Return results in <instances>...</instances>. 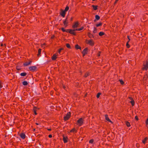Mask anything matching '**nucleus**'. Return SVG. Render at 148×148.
Returning <instances> with one entry per match:
<instances>
[{
    "label": "nucleus",
    "mask_w": 148,
    "mask_h": 148,
    "mask_svg": "<svg viewBox=\"0 0 148 148\" xmlns=\"http://www.w3.org/2000/svg\"><path fill=\"white\" fill-rule=\"evenodd\" d=\"M86 43L91 46H93L94 44V42L92 40H86Z\"/></svg>",
    "instance_id": "f257e3e1"
},
{
    "label": "nucleus",
    "mask_w": 148,
    "mask_h": 148,
    "mask_svg": "<svg viewBox=\"0 0 148 148\" xmlns=\"http://www.w3.org/2000/svg\"><path fill=\"white\" fill-rule=\"evenodd\" d=\"M77 124L79 126L81 125L83 123V119L80 118L78 119L77 121Z\"/></svg>",
    "instance_id": "f03ea898"
},
{
    "label": "nucleus",
    "mask_w": 148,
    "mask_h": 148,
    "mask_svg": "<svg viewBox=\"0 0 148 148\" xmlns=\"http://www.w3.org/2000/svg\"><path fill=\"white\" fill-rule=\"evenodd\" d=\"M71 114L70 112H68L67 114L66 115L64 116V119L65 121H66L68 120Z\"/></svg>",
    "instance_id": "7ed1b4c3"
},
{
    "label": "nucleus",
    "mask_w": 148,
    "mask_h": 148,
    "mask_svg": "<svg viewBox=\"0 0 148 148\" xmlns=\"http://www.w3.org/2000/svg\"><path fill=\"white\" fill-rule=\"evenodd\" d=\"M37 67L35 66H32L29 67V69L31 71H34L36 70Z\"/></svg>",
    "instance_id": "20e7f679"
},
{
    "label": "nucleus",
    "mask_w": 148,
    "mask_h": 148,
    "mask_svg": "<svg viewBox=\"0 0 148 148\" xmlns=\"http://www.w3.org/2000/svg\"><path fill=\"white\" fill-rule=\"evenodd\" d=\"M68 17H67L66 19L63 21V24L64 26L65 27H66L67 26V24L68 23V20L67 19Z\"/></svg>",
    "instance_id": "39448f33"
},
{
    "label": "nucleus",
    "mask_w": 148,
    "mask_h": 148,
    "mask_svg": "<svg viewBox=\"0 0 148 148\" xmlns=\"http://www.w3.org/2000/svg\"><path fill=\"white\" fill-rule=\"evenodd\" d=\"M67 31H68V32H69V33H70L71 34H73L74 35L75 34V31H76L75 29H73V30L71 29H67Z\"/></svg>",
    "instance_id": "423d86ee"
},
{
    "label": "nucleus",
    "mask_w": 148,
    "mask_h": 148,
    "mask_svg": "<svg viewBox=\"0 0 148 148\" xmlns=\"http://www.w3.org/2000/svg\"><path fill=\"white\" fill-rule=\"evenodd\" d=\"M79 24V23L77 22L74 23V24L73 25L72 27L73 28H77L78 27Z\"/></svg>",
    "instance_id": "0eeeda50"
},
{
    "label": "nucleus",
    "mask_w": 148,
    "mask_h": 148,
    "mask_svg": "<svg viewBox=\"0 0 148 148\" xmlns=\"http://www.w3.org/2000/svg\"><path fill=\"white\" fill-rule=\"evenodd\" d=\"M88 52V48H86L83 51L82 53L83 55V56H84Z\"/></svg>",
    "instance_id": "6e6552de"
},
{
    "label": "nucleus",
    "mask_w": 148,
    "mask_h": 148,
    "mask_svg": "<svg viewBox=\"0 0 148 148\" xmlns=\"http://www.w3.org/2000/svg\"><path fill=\"white\" fill-rule=\"evenodd\" d=\"M148 68V61L146 62V64L144 65V67L143 68V70H147Z\"/></svg>",
    "instance_id": "1a4fd4ad"
},
{
    "label": "nucleus",
    "mask_w": 148,
    "mask_h": 148,
    "mask_svg": "<svg viewBox=\"0 0 148 148\" xmlns=\"http://www.w3.org/2000/svg\"><path fill=\"white\" fill-rule=\"evenodd\" d=\"M32 62L31 61H29V62H26L24 63L23 65L24 66H27L29 65Z\"/></svg>",
    "instance_id": "9d476101"
},
{
    "label": "nucleus",
    "mask_w": 148,
    "mask_h": 148,
    "mask_svg": "<svg viewBox=\"0 0 148 148\" xmlns=\"http://www.w3.org/2000/svg\"><path fill=\"white\" fill-rule=\"evenodd\" d=\"M57 58V55L56 54H54L53 55L52 57V59L53 60H55Z\"/></svg>",
    "instance_id": "9b49d317"
},
{
    "label": "nucleus",
    "mask_w": 148,
    "mask_h": 148,
    "mask_svg": "<svg viewBox=\"0 0 148 148\" xmlns=\"http://www.w3.org/2000/svg\"><path fill=\"white\" fill-rule=\"evenodd\" d=\"M65 12L64 10H62L60 13V14L63 17H64L65 16Z\"/></svg>",
    "instance_id": "f8f14e48"
},
{
    "label": "nucleus",
    "mask_w": 148,
    "mask_h": 148,
    "mask_svg": "<svg viewBox=\"0 0 148 148\" xmlns=\"http://www.w3.org/2000/svg\"><path fill=\"white\" fill-rule=\"evenodd\" d=\"M63 140L64 143H66L67 142V138L64 136H63Z\"/></svg>",
    "instance_id": "ddd939ff"
},
{
    "label": "nucleus",
    "mask_w": 148,
    "mask_h": 148,
    "mask_svg": "<svg viewBox=\"0 0 148 148\" xmlns=\"http://www.w3.org/2000/svg\"><path fill=\"white\" fill-rule=\"evenodd\" d=\"M21 137L23 139H24L25 138V134L23 133H21L20 134Z\"/></svg>",
    "instance_id": "4468645a"
},
{
    "label": "nucleus",
    "mask_w": 148,
    "mask_h": 148,
    "mask_svg": "<svg viewBox=\"0 0 148 148\" xmlns=\"http://www.w3.org/2000/svg\"><path fill=\"white\" fill-rule=\"evenodd\" d=\"M148 140V138L147 137H145V138L142 140L143 143L145 144L147 142V141Z\"/></svg>",
    "instance_id": "2eb2a0df"
},
{
    "label": "nucleus",
    "mask_w": 148,
    "mask_h": 148,
    "mask_svg": "<svg viewBox=\"0 0 148 148\" xmlns=\"http://www.w3.org/2000/svg\"><path fill=\"white\" fill-rule=\"evenodd\" d=\"M105 117L107 121H108L109 122H111V123L112 122V121L109 119L108 117V115H105Z\"/></svg>",
    "instance_id": "dca6fc26"
},
{
    "label": "nucleus",
    "mask_w": 148,
    "mask_h": 148,
    "mask_svg": "<svg viewBox=\"0 0 148 148\" xmlns=\"http://www.w3.org/2000/svg\"><path fill=\"white\" fill-rule=\"evenodd\" d=\"M129 99L131 100L130 102L131 103L132 105V106H134V101L133 100L132 98L131 97H130Z\"/></svg>",
    "instance_id": "f3484780"
},
{
    "label": "nucleus",
    "mask_w": 148,
    "mask_h": 148,
    "mask_svg": "<svg viewBox=\"0 0 148 148\" xmlns=\"http://www.w3.org/2000/svg\"><path fill=\"white\" fill-rule=\"evenodd\" d=\"M125 124L128 127H130V123H129L128 121H126L125 123Z\"/></svg>",
    "instance_id": "a211bd4d"
},
{
    "label": "nucleus",
    "mask_w": 148,
    "mask_h": 148,
    "mask_svg": "<svg viewBox=\"0 0 148 148\" xmlns=\"http://www.w3.org/2000/svg\"><path fill=\"white\" fill-rule=\"evenodd\" d=\"M92 6L94 10H96L97 9V5H92Z\"/></svg>",
    "instance_id": "6ab92c4d"
},
{
    "label": "nucleus",
    "mask_w": 148,
    "mask_h": 148,
    "mask_svg": "<svg viewBox=\"0 0 148 148\" xmlns=\"http://www.w3.org/2000/svg\"><path fill=\"white\" fill-rule=\"evenodd\" d=\"M83 29H84L83 27H81L80 28L75 29V30L76 31H81V30H82Z\"/></svg>",
    "instance_id": "aec40b11"
},
{
    "label": "nucleus",
    "mask_w": 148,
    "mask_h": 148,
    "mask_svg": "<svg viewBox=\"0 0 148 148\" xmlns=\"http://www.w3.org/2000/svg\"><path fill=\"white\" fill-rule=\"evenodd\" d=\"M27 82L24 81L23 82V84L24 86H26L27 84Z\"/></svg>",
    "instance_id": "412c9836"
},
{
    "label": "nucleus",
    "mask_w": 148,
    "mask_h": 148,
    "mask_svg": "<svg viewBox=\"0 0 148 148\" xmlns=\"http://www.w3.org/2000/svg\"><path fill=\"white\" fill-rule=\"evenodd\" d=\"M97 29L96 28L94 27V30H93V33H96L97 32Z\"/></svg>",
    "instance_id": "4be33fe9"
},
{
    "label": "nucleus",
    "mask_w": 148,
    "mask_h": 148,
    "mask_svg": "<svg viewBox=\"0 0 148 148\" xmlns=\"http://www.w3.org/2000/svg\"><path fill=\"white\" fill-rule=\"evenodd\" d=\"M41 49H39L38 50V56H40V53L41 52Z\"/></svg>",
    "instance_id": "5701e85b"
},
{
    "label": "nucleus",
    "mask_w": 148,
    "mask_h": 148,
    "mask_svg": "<svg viewBox=\"0 0 148 148\" xmlns=\"http://www.w3.org/2000/svg\"><path fill=\"white\" fill-rule=\"evenodd\" d=\"M104 34V33L102 32H100L99 33V35L100 36H102Z\"/></svg>",
    "instance_id": "b1692460"
},
{
    "label": "nucleus",
    "mask_w": 148,
    "mask_h": 148,
    "mask_svg": "<svg viewBox=\"0 0 148 148\" xmlns=\"http://www.w3.org/2000/svg\"><path fill=\"white\" fill-rule=\"evenodd\" d=\"M20 75L21 76H25L26 75V73H21Z\"/></svg>",
    "instance_id": "393cba45"
},
{
    "label": "nucleus",
    "mask_w": 148,
    "mask_h": 148,
    "mask_svg": "<svg viewBox=\"0 0 148 148\" xmlns=\"http://www.w3.org/2000/svg\"><path fill=\"white\" fill-rule=\"evenodd\" d=\"M95 18L97 20H98L100 19L99 16L98 15H96L95 16Z\"/></svg>",
    "instance_id": "a878e982"
},
{
    "label": "nucleus",
    "mask_w": 148,
    "mask_h": 148,
    "mask_svg": "<svg viewBox=\"0 0 148 148\" xmlns=\"http://www.w3.org/2000/svg\"><path fill=\"white\" fill-rule=\"evenodd\" d=\"M75 48L77 49H81L80 47L78 45H76L75 46Z\"/></svg>",
    "instance_id": "bb28decb"
},
{
    "label": "nucleus",
    "mask_w": 148,
    "mask_h": 148,
    "mask_svg": "<svg viewBox=\"0 0 148 148\" xmlns=\"http://www.w3.org/2000/svg\"><path fill=\"white\" fill-rule=\"evenodd\" d=\"M102 25V23H99V24H97L96 25V26L97 27H98L99 26H100Z\"/></svg>",
    "instance_id": "cd10ccee"
},
{
    "label": "nucleus",
    "mask_w": 148,
    "mask_h": 148,
    "mask_svg": "<svg viewBox=\"0 0 148 148\" xmlns=\"http://www.w3.org/2000/svg\"><path fill=\"white\" fill-rule=\"evenodd\" d=\"M69 9V7L68 6H66V7L64 11H65V12H66Z\"/></svg>",
    "instance_id": "c85d7f7f"
},
{
    "label": "nucleus",
    "mask_w": 148,
    "mask_h": 148,
    "mask_svg": "<svg viewBox=\"0 0 148 148\" xmlns=\"http://www.w3.org/2000/svg\"><path fill=\"white\" fill-rule=\"evenodd\" d=\"M62 30L64 32H68V31H67V30H65L64 29V28H61Z\"/></svg>",
    "instance_id": "c756f323"
},
{
    "label": "nucleus",
    "mask_w": 148,
    "mask_h": 148,
    "mask_svg": "<svg viewBox=\"0 0 148 148\" xmlns=\"http://www.w3.org/2000/svg\"><path fill=\"white\" fill-rule=\"evenodd\" d=\"M70 132H76V130L74 128L71 130Z\"/></svg>",
    "instance_id": "7c9ffc66"
},
{
    "label": "nucleus",
    "mask_w": 148,
    "mask_h": 148,
    "mask_svg": "<svg viewBox=\"0 0 148 148\" xmlns=\"http://www.w3.org/2000/svg\"><path fill=\"white\" fill-rule=\"evenodd\" d=\"M121 84H124V82L122 80L120 79L119 80Z\"/></svg>",
    "instance_id": "2f4dec72"
},
{
    "label": "nucleus",
    "mask_w": 148,
    "mask_h": 148,
    "mask_svg": "<svg viewBox=\"0 0 148 148\" xmlns=\"http://www.w3.org/2000/svg\"><path fill=\"white\" fill-rule=\"evenodd\" d=\"M126 46H127V47L128 48H129L130 47V46L128 44V42H127L126 43Z\"/></svg>",
    "instance_id": "473e14b6"
},
{
    "label": "nucleus",
    "mask_w": 148,
    "mask_h": 148,
    "mask_svg": "<svg viewBox=\"0 0 148 148\" xmlns=\"http://www.w3.org/2000/svg\"><path fill=\"white\" fill-rule=\"evenodd\" d=\"M63 49L61 48V49H59L58 50V53H59V54H60V52H61V51L62 49Z\"/></svg>",
    "instance_id": "72a5a7b5"
},
{
    "label": "nucleus",
    "mask_w": 148,
    "mask_h": 148,
    "mask_svg": "<svg viewBox=\"0 0 148 148\" xmlns=\"http://www.w3.org/2000/svg\"><path fill=\"white\" fill-rule=\"evenodd\" d=\"M101 95V93L99 92L97 94V98H99V96H100V95Z\"/></svg>",
    "instance_id": "f704fd0d"
},
{
    "label": "nucleus",
    "mask_w": 148,
    "mask_h": 148,
    "mask_svg": "<svg viewBox=\"0 0 148 148\" xmlns=\"http://www.w3.org/2000/svg\"><path fill=\"white\" fill-rule=\"evenodd\" d=\"M93 139H91L89 141V143H92L93 142Z\"/></svg>",
    "instance_id": "c9c22d12"
},
{
    "label": "nucleus",
    "mask_w": 148,
    "mask_h": 148,
    "mask_svg": "<svg viewBox=\"0 0 148 148\" xmlns=\"http://www.w3.org/2000/svg\"><path fill=\"white\" fill-rule=\"evenodd\" d=\"M36 109V107H34V114H35V115H36L37 113H36V111L35 110V109Z\"/></svg>",
    "instance_id": "e433bc0d"
},
{
    "label": "nucleus",
    "mask_w": 148,
    "mask_h": 148,
    "mask_svg": "<svg viewBox=\"0 0 148 148\" xmlns=\"http://www.w3.org/2000/svg\"><path fill=\"white\" fill-rule=\"evenodd\" d=\"M66 47L68 48H70V45L69 44H66Z\"/></svg>",
    "instance_id": "4c0bfd02"
},
{
    "label": "nucleus",
    "mask_w": 148,
    "mask_h": 148,
    "mask_svg": "<svg viewBox=\"0 0 148 148\" xmlns=\"http://www.w3.org/2000/svg\"><path fill=\"white\" fill-rule=\"evenodd\" d=\"M88 73H86V74H85V77H87V76H88Z\"/></svg>",
    "instance_id": "58836bf2"
},
{
    "label": "nucleus",
    "mask_w": 148,
    "mask_h": 148,
    "mask_svg": "<svg viewBox=\"0 0 148 148\" xmlns=\"http://www.w3.org/2000/svg\"><path fill=\"white\" fill-rule=\"evenodd\" d=\"M2 87V86L1 85V81L0 80V89Z\"/></svg>",
    "instance_id": "ea45409f"
},
{
    "label": "nucleus",
    "mask_w": 148,
    "mask_h": 148,
    "mask_svg": "<svg viewBox=\"0 0 148 148\" xmlns=\"http://www.w3.org/2000/svg\"><path fill=\"white\" fill-rule=\"evenodd\" d=\"M136 146L137 147H138L139 146V144L138 143H137L136 144Z\"/></svg>",
    "instance_id": "a19ab883"
},
{
    "label": "nucleus",
    "mask_w": 148,
    "mask_h": 148,
    "mask_svg": "<svg viewBox=\"0 0 148 148\" xmlns=\"http://www.w3.org/2000/svg\"><path fill=\"white\" fill-rule=\"evenodd\" d=\"M49 137L50 138H51L52 137V135L51 134H50L49 135Z\"/></svg>",
    "instance_id": "79ce46f5"
},
{
    "label": "nucleus",
    "mask_w": 148,
    "mask_h": 148,
    "mask_svg": "<svg viewBox=\"0 0 148 148\" xmlns=\"http://www.w3.org/2000/svg\"><path fill=\"white\" fill-rule=\"evenodd\" d=\"M135 118L137 120H138V117L137 116H136L135 117Z\"/></svg>",
    "instance_id": "37998d69"
},
{
    "label": "nucleus",
    "mask_w": 148,
    "mask_h": 148,
    "mask_svg": "<svg viewBox=\"0 0 148 148\" xmlns=\"http://www.w3.org/2000/svg\"><path fill=\"white\" fill-rule=\"evenodd\" d=\"M127 38H128V40H129V41H130V38H129V36H127Z\"/></svg>",
    "instance_id": "c03bdc74"
},
{
    "label": "nucleus",
    "mask_w": 148,
    "mask_h": 148,
    "mask_svg": "<svg viewBox=\"0 0 148 148\" xmlns=\"http://www.w3.org/2000/svg\"><path fill=\"white\" fill-rule=\"evenodd\" d=\"M119 0H116L115 2V3H116L117 2V1H118Z\"/></svg>",
    "instance_id": "a18cd8bd"
},
{
    "label": "nucleus",
    "mask_w": 148,
    "mask_h": 148,
    "mask_svg": "<svg viewBox=\"0 0 148 148\" xmlns=\"http://www.w3.org/2000/svg\"><path fill=\"white\" fill-rule=\"evenodd\" d=\"M47 130L49 131H51V129H47Z\"/></svg>",
    "instance_id": "49530a36"
},
{
    "label": "nucleus",
    "mask_w": 148,
    "mask_h": 148,
    "mask_svg": "<svg viewBox=\"0 0 148 148\" xmlns=\"http://www.w3.org/2000/svg\"><path fill=\"white\" fill-rule=\"evenodd\" d=\"M72 19H73V18L72 17H71V21H72Z\"/></svg>",
    "instance_id": "de8ad7c7"
},
{
    "label": "nucleus",
    "mask_w": 148,
    "mask_h": 148,
    "mask_svg": "<svg viewBox=\"0 0 148 148\" xmlns=\"http://www.w3.org/2000/svg\"><path fill=\"white\" fill-rule=\"evenodd\" d=\"M3 45V44H1V46H2Z\"/></svg>",
    "instance_id": "09e8293b"
},
{
    "label": "nucleus",
    "mask_w": 148,
    "mask_h": 148,
    "mask_svg": "<svg viewBox=\"0 0 148 148\" xmlns=\"http://www.w3.org/2000/svg\"><path fill=\"white\" fill-rule=\"evenodd\" d=\"M53 37H54V36H52L51 37V38H53Z\"/></svg>",
    "instance_id": "8fccbe9b"
},
{
    "label": "nucleus",
    "mask_w": 148,
    "mask_h": 148,
    "mask_svg": "<svg viewBox=\"0 0 148 148\" xmlns=\"http://www.w3.org/2000/svg\"><path fill=\"white\" fill-rule=\"evenodd\" d=\"M36 124L37 125H39V124L38 123H36Z\"/></svg>",
    "instance_id": "3c124183"
},
{
    "label": "nucleus",
    "mask_w": 148,
    "mask_h": 148,
    "mask_svg": "<svg viewBox=\"0 0 148 148\" xmlns=\"http://www.w3.org/2000/svg\"><path fill=\"white\" fill-rule=\"evenodd\" d=\"M63 88H64L65 89V87L64 86H63Z\"/></svg>",
    "instance_id": "603ef678"
},
{
    "label": "nucleus",
    "mask_w": 148,
    "mask_h": 148,
    "mask_svg": "<svg viewBox=\"0 0 148 148\" xmlns=\"http://www.w3.org/2000/svg\"><path fill=\"white\" fill-rule=\"evenodd\" d=\"M130 41H129V40H128V41L127 42H128V43H129V42Z\"/></svg>",
    "instance_id": "864d4df0"
},
{
    "label": "nucleus",
    "mask_w": 148,
    "mask_h": 148,
    "mask_svg": "<svg viewBox=\"0 0 148 148\" xmlns=\"http://www.w3.org/2000/svg\"><path fill=\"white\" fill-rule=\"evenodd\" d=\"M95 0H92V1H95Z\"/></svg>",
    "instance_id": "5fc2aeb1"
}]
</instances>
